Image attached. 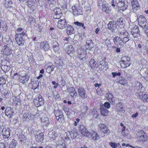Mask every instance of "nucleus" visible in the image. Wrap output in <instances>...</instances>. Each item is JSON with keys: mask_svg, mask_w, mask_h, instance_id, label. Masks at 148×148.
<instances>
[{"mask_svg": "<svg viewBox=\"0 0 148 148\" xmlns=\"http://www.w3.org/2000/svg\"><path fill=\"white\" fill-rule=\"evenodd\" d=\"M78 57L81 60L84 61L87 58V52L85 49L80 47L77 49Z\"/></svg>", "mask_w": 148, "mask_h": 148, "instance_id": "f257e3e1", "label": "nucleus"}, {"mask_svg": "<svg viewBox=\"0 0 148 148\" xmlns=\"http://www.w3.org/2000/svg\"><path fill=\"white\" fill-rule=\"evenodd\" d=\"M130 59L128 56L123 57L122 58L121 61H120L122 68H126L130 66L131 64L130 62Z\"/></svg>", "mask_w": 148, "mask_h": 148, "instance_id": "f03ea898", "label": "nucleus"}, {"mask_svg": "<svg viewBox=\"0 0 148 148\" xmlns=\"http://www.w3.org/2000/svg\"><path fill=\"white\" fill-rule=\"evenodd\" d=\"M68 134H66V136L64 140L65 141H66V142H70V138H75L78 135L77 132L75 129L69 132Z\"/></svg>", "mask_w": 148, "mask_h": 148, "instance_id": "7ed1b4c3", "label": "nucleus"}, {"mask_svg": "<svg viewBox=\"0 0 148 148\" xmlns=\"http://www.w3.org/2000/svg\"><path fill=\"white\" fill-rule=\"evenodd\" d=\"M136 135L138 140L145 141L148 139L147 135L143 131L138 132L136 134Z\"/></svg>", "mask_w": 148, "mask_h": 148, "instance_id": "20e7f679", "label": "nucleus"}, {"mask_svg": "<svg viewBox=\"0 0 148 148\" xmlns=\"http://www.w3.org/2000/svg\"><path fill=\"white\" fill-rule=\"evenodd\" d=\"M11 47L8 44L4 45L3 47L1 53L3 55L9 56L12 53Z\"/></svg>", "mask_w": 148, "mask_h": 148, "instance_id": "39448f33", "label": "nucleus"}, {"mask_svg": "<svg viewBox=\"0 0 148 148\" xmlns=\"http://www.w3.org/2000/svg\"><path fill=\"white\" fill-rule=\"evenodd\" d=\"M64 48L65 51L70 56H73V53L75 52V50L72 45H69L68 44H65L64 45Z\"/></svg>", "mask_w": 148, "mask_h": 148, "instance_id": "423d86ee", "label": "nucleus"}, {"mask_svg": "<svg viewBox=\"0 0 148 148\" xmlns=\"http://www.w3.org/2000/svg\"><path fill=\"white\" fill-rule=\"evenodd\" d=\"M73 13L75 16H77L82 14L81 10L78 4H76L72 7Z\"/></svg>", "mask_w": 148, "mask_h": 148, "instance_id": "0eeeda50", "label": "nucleus"}, {"mask_svg": "<svg viewBox=\"0 0 148 148\" xmlns=\"http://www.w3.org/2000/svg\"><path fill=\"white\" fill-rule=\"evenodd\" d=\"M137 19L140 26L142 27H145L146 25V20L145 17L143 15H140L138 17L137 16Z\"/></svg>", "mask_w": 148, "mask_h": 148, "instance_id": "6e6552de", "label": "nucleus"}, {"mask_svg": "<svg viewBox=\"0 0 148 148\" xmlns=\"http://www.w3.org/2000/svg\"><path fill=\"white\" fill-rule=\"evenodd\" d=\"M116 2L119 7V10L123 11L126 9L127 6L125 4L124 1H123L120 0H116Z\"/></svg>", "mask_w": 148, "mask_h": 148, "instance_id": "1a4fd4ad", "label": "nucleus"}, {"mask_svg": "<svg viewBox=\"0 0 148 148\" xmlns=\"http://www.w3.org/2000/svg\"><path fill=\"white\" fill-rule=\"evenodd\" d=\"M37 98L34 100V103L35 105L37 107L40 106L44 104V101L42 97L39 95H38Z\"/></svg>", "mask_w": 148, "mask_h": 148, "instance_id": "9d476101", "label": "nucleus"}, {"mask_svg": "<svg viewBox=\"0 0 148 148\" xmlns=\"http://www.w3.org/2000/svg\"><path fill=\"white\" fill-rule=\"evenodd\" d=\"M10 132L9 128L7 127L3 128L2 131V135L3 138L5 139L8 138L10 136Z\"/></svg>", "mask_w": 148, "mask_h": 148, "instance_id": "9b49d317", "label": "nucleus"}, {"mask_svg": "<svg viewBox=\"0 0 148 148\" xmlns=\"http://www.w3.org/2000/svg\"><path fill=\"white\" fill-rule=\"evenodd\" d=\"M131 32L134 38L138 37L140 36L139 29L137 26H135L133 28H131Z\"/></svg>", "mask_w": 148, "mask_h": 148, "instance_id": "f8f14e48", "label": "nucleus"}, {"mask_svg": "<svg viewBox=\"0 0 148 148\" xmlns=\"http://www.w3.org/2000/svg\"><path fill=\"white\" fill-rule=\"evenodd\" d=\"M79 131L82 134L85 136L89 137L90 136L89 132H88L86 127L83 125H81L79 127Z\"/></svg>", "mask_w": 148, "mask_h": 148, "instance_id": "ddd939ff", "label": "nucleus"}, {"mask_svg": "<svg viewBox=\"0 0 148 148\" xmlns=\"http://www.w3.org/2000/svg\"><path fill=\"white\" fill-rule=\"evenodd\" d=\"M16 40L17 42L20 46H22L24 44V40L22 36L19 33H16Z\"/></svg>", "mask_w": 148, "mask_h": 148, "instance_id": "4468645a", "label": "nucleus"}, {"mask_svg": "<svg viewBox=\"0 0 148 148\" xmlns=\"http://www.w3.org/2000/svg\"><path fill=\"white\" fill-rule=\"evenodd\" d=\"M101 9L103 11L107 13H109L111 10L110 6L108 5V4L105 2L102 3Z\"/></svg>", "mask_w": 148, "mask_h": 148, "instance_id": "2eb2a0df", "label": "nucleus"}, {"mask_svg": "<svg viewBox=\"0 0 148 148\" xmlns=\"http://www.w3.org/2000/svg\"><path fill=\"white\" fill-rule=\"evenodd\" d=\"M78 93L79 95L82 99H84L87 96V95L86 93V91L82 88L79 87L78 89Z\"/></svg>", "mask_w": 148, "mask_h": 148, "instance_id": "dca6fc26", "label": "nucleus"}, {"mask_svg": "<svg viewBox=\"0 0 148 148\" xmlns=\"http://www.w3.org/2000/svg\"><path fill=\"white\" fill-rule=\"evenodd\" d=\"M56 112H55L56 119L59 121H62L64 119L63 113L60 111H57V113Z\"/></svg>", "mask_w": 148, "mask_h": 148, "instance_id": "f3484780", "label": "nucleus"}, {"mask_svg": "<svg viewBox=\"0 0 148 148\" xmlns=\"http://www.w3.org/2000/svg\"><path fill=\"white\" fill-rule=\"evenodd\" d=\"M40 49L45 51L48 50L49 49V46L48 42L46 41L41 42L40 44Z\"/></svg>", "mask_w": 148, "mask_h": 148, "instance_id": "a211bd4d", "label": "nucleus"}, {"mask_svg": "<svg viewBox=\"0 0 148 148\" xmlns=\"http://www.w3.org/2000/svg\"><path fill=\"white\" fill-rule=\"evenodd\" d=\"M108 26V28L113 32H114L116 28V22L114 21L110 22Z\"/></svg>", "mask_w": 148, "mask_h": 148, "instance_id": "6ab92c4d", "label": "nucleus"}, {"mask_svg": "<svg viewBox=\"0 0 148 148\" xmlns=\"http://www.w3.org/2000/svg\"><path fill=\"white\" fill-rule=\"evenodd\" d=\"M106 98L107 100L113 105L115 104V99L113 95L110 93H108L106 95Z\"/></svg>", "mask_w": 148, "mask_h": 148, "instance_id": "aec40b11", "label": "nucleus"}, {"mask_svg": "<svg viewBox=\"0 0 148 148\" xmlns=\"http://www.w3.org/2000/svg\"><path fill=\"white\" fill-rule=\"evenodd\" d=\"M45 67L46 69L47 72L51 73L54 69L55 66L51 63H49L46 64L45 66Z\"/></svg>", "mask_w": 148, "mask_h": 148, "instance_id": "412c9836", "label": "nucleus"}, {"mask_svg": "<svg viewBox=\"0 0 148 148\" xmlns=\"http://www.w3.org/2000/svg\"><path fill=\"white\" fill-rule=\"evenodd\" d=\"M66 25V23L65 19H60L58 20L57 26L60 29H63L65 27Z\"/></svg>", "mask_w": 148, "mask_h": 148, "instance_id": "4be33fe9", "label": "nucleus"}, {"mask_svg": "<svg viewBox=\"0 0 148 148\" xmlns=\"http://www.w3.org/2000/svg\"><path fill=\"white\" fill-rule=\"evenodd\" d=\"M49 122L48 119L46 116H44L41 119V125L43 126H47L49 125Z\"/></svg>", "mask_w": 148, "mask_h": 148, "instance_id": "5701e85b", "label": "nucleus"}, {"mask_svg": "<svg viewBox=\"0 0 148 148\" xmlns=\"http://www.w3.org/2000/svg\"><path fill=\"white\" fill-rule=\"evenodd\" d=\"M19 81L23 84L26 83L29 80V77L27 75L23 76H19Z\"/></svg>", "mask_w": 148, "mask_h": 148, "instance_id": "b1692460", "label": "nucleus"}, {"mask_svg": "<svg viewBox=\"0 0 148 148\" xmlns=\"http://www.w3.org/2000/svg\"><path fill=\"white\" fill-rule=\"evenodd\" d=\"M132 5L133 9L136 10L138 9L139 8V5L137 0H133L132 1Z\"/></svg>", "mask_w": 148, "mask_h": 148, "instance_id": "393cba45", "label": "nucleus"}, {"mask_svg": "<svg viewBox=\"0 0 148 148\" xmlns=\"http://www.w3.org/2000/svg\"><path fill=\"white\" fill-rule=\"evenodd\" d=\"M90 136H91L93 140H98L100 138V136L94 131H92L90 133Z\"/></svg>", "mask_w": 148, "mask_h": 148, "instance_id": "a878e982", "label": "nucleus"}, {"mask_svg": "<svg viewBox=\"0 0 148 148\" xmlns=\"http://www.w3.org/2000/svg\"><path fill=\"white\" fill-rule=\"evenodd\" d=\"M100 111L101 116H106L108 115V111L107 109H105L103 106L101 107Z\"/></svg>", "mask_w": 148, "mask_h": 148, "instance_id": "bb28decb", "label": "nucleus"}, {"mask_svg": "<svg viewBox=\"0 0 148 148\" xmlns=\"http://www.w3.org/2000/svg\"><path fill=\"white\" fill-rule=\"evenodd\" d=\"M99 126L100 128V130L103 132L105 133H107L108 132V130L107 129V127L105 125L102 123H100L99 125Z\"/></svg>", "mask_w": 148, "mask_h": 148, "instance_id": "cd10ccee", "label": "nucleus"}, {"mask_svg": "<svg viewBox=\"0 0 148 148\" xmlns=\"http://www.w3.org/2000/svg\"><path fill=\"white\" fill-rule=\"evenodd\" d=\"M116 23L118 26L120 27H121L125 24V21L123 18L121 17L117 20Z\"/></svg>", "mask_w": 148, "mask_h": 148, "instance_id": "c85d7f7f", "label": "nucleus"}, {"mask_svg": "<svg viewBox=\"0 0 148 148\" xmlns=\"http://www.w3.org/2000/svg\"><path fill=\"white\" fill-rule=\"evenodd\" d=\"M85 46L87 49H91L93 47V44L92 41L90 40H87Z\"/></svg>", "mask_w": 148, "mask_h": 148, "instance_id": "c756f323", "label": "nucleus"}, {"mask_svg": "<svg viewBox=\"0 0 148 148\" xmlns=\"http://www.w3.org/2000/svg\"><path fill=\"white\" fill-rule=\"evenodd\" d=\"M119 82L123 85H124L127 84V80L123 77H119L118 79Z\"/></svg>", "mask_w": 148, "mask_h": 148, "instance_id": "7c9ffc66", "label": "nucleus"}, {"mask_svg": "<svg viewBox=\"0 0 148 148\" xmlns=\"http://www.w3.org/2000/svg\"><path fill=\"white\" fill-rule=\"evenodd\" d=\"M129 36V33L126 30H123L120 32L119 36L120 38Z\"/></svg>", "mask_w": 148, "mask_h": 148, "instance_id": "2f4dec72", "label": "nucleus"}, {"mask_svg": "<svg viewBox=\"0 0 148 148\" xmlns=\"http://www.w3.org/2000/svg\"><path fill=\"white\" fill-rule=\"evenodd\" d=\"M44 134L42 132L41 133L37 135L36 136V140L38 142H42L43 140Z\"/></svg>", "mask_w": 148, "mask_h": 148, "instance_id": "473e14b6", "label": "nucleus"}, {"mask_svg": "<svg viewBox=\"0 0 148 148\" xmlns=\"http://www.w3.org/2000/svg\"><path fill=\"white\" fill-rule=\"evenodd\" d=\"M34 4V2L32 0H28L27 4L29 8L33 10L35 9L34 8L35 6Z\"/></svg>", "mask_w": 148, "mask_h": 148, "instance_id": "72a5a7b5", "label": "nucleus"}, {"mask_svg": "<svg viewBox=\"0 0 148 148\" xmlns=\"http://www.w3.org/2000/svg\"><path fill=\"white\" fill-rule=\"evenodd\" d=\"M74 33L73 27L71 26L68 27L67 29L66 33L69 35H71Z\"/></svg>", "mask_w": 148, "mask_h": 148, "instance_id": "f704fd0d", "label": "nucleus"}, {"mask_svg": "<svg viewBox=\"0 0 148 148\" xmlns=\"http://www.w3.org/2000/svg\"><path fill=\"white\" fill-rule=\"evenodd\" d=\"M69 89L70 94L71 97H74L77 96V93L73 88L72 87H71Z\"/></svg>", "mask_w": 148, "mask_h": 148, "instance_id": "c9c22d12", "label": "nucleus"}, {"mask_svg": "<svg viewBox=\"0 0 148 148\" xmlns=\"http://www.w3.org/2000/svg\"><path fill=\"white\" fill-rule=\"evenodd\" d=\"M120 38L118 36H115L113 39V41L115 44L119 45H122V43L120 41Z\"/></svg>", "mask_w": 148, "mask_h": 148, "instance_id": "e433bc0d", "label": "nucleus"}, {"mask_svg": "<svg viewBox=\"0 0 148 148\" xmlns=\"http://www.w3.org/2000/svg\"><path fill=\"white\" fill-rule=\"evenodd\" d=\"M56 148H66L65 143L62 141H59L57 144Z\"/></svg>", "mask_w": 148, "mask_h": 148, "instance_id": "4c0bfd02", "label": "nucleus"}, {"mask_svg": "<svg viewBox=\"0 0 148 148\" xmlns=\"http://www.w3.org/2000/svg\"><path fill=\"white\" fill-rule=\"evenodd\" d=\"M129 36H128L124 37V38H120V41L121 42V43H122V45H123V43H125L129 40Z\"/></svg>", "mask_w": 148, "mask_h": 148, "instance_id": "58836bf2", "label": "nucleus"}, {"mask_svg": "<svg viewBox=\"0 0 148 148\" xmlns=\"http://www.w3.org/2000/svg\"><path fill=\"white\" fill-rule=\"evenodd\" d=\"M11 110V108L10 107H7L6 108L5 111V115L7 116L11 115L12 113Z\"/></svg>", "mask_w": 148, "mask_h": 148, "instance_id": "ea45409f", "label": "nucleus"}, {"mask_svg": "<svg viewBox=\"0 0 148 148\" xmlns=\"http://www.w3.org/2000/svg\"><path fill=\"white\" fill-rule=\"evenodd\" d=\"M57 134L56 132L53 131H52L49 133V137L52 138H53L57 136Z\"/></svg>", "mask_w": 148, "mask_h": 148, "instance_id": "a19ab883", "label": "nucleus"}, {"mask_svg": "<svg viewBox=\"0 0 148 148\" xmlns=\"http://www.w3.org/2000/svg\"><path fill=\"white\" fill-rule=\"evenodd\" d=\"M1 69L4 72H7L10 69V66L8 65H2L1 66Z\"/></svg>", "mask_w": 148, "mask_h": 148, "instance_id": "79ce46f5", "label": "nucleus"}, {"mask_svg": "<svg viewBox=\"0 0 148 148\" xmlns=\"http://www.w3.org/2000/svg\"><path fill=\"white\" fill-rule=\"evenodd\" d=\"M95 61L93 59H91L89 62V64L91 67L93 68L95 67Z\"/></svg>", "mask_w": 148, "mask_h": 148, "instance_id": "37998d69", "label": "nucleus"}, {"mask_svg": "<svg viewBox=\"0 0 148 148\" xmlns=\"http://www.w3.org/2000/svg\"><path fill=\"white\" fill-rule=\"evenodd\" d=\"M28 21H30V23L31 25H34L35 20L32 16H30L28 18Z\"/></svg>", "mask_w": 148, "mask_h": 148, "instance_id": "c03bdc74", "label": "nucleus"}, {"mask_svg": "<svg viewBox=\"0 0 148 148\" xmlns=\"http://www.w3.org/2000/svg\"><path fill=\"white\" fill-rule=\"evenodd\" d=\"M119 143H115L110 142L109 143V145L112 148H117L118 146L119 145Z\"/></svg>", "mask_w": 148, "mask_h": 148, "instance_id": "a18cd8bd", "label": "nucleus"}, {"mask_svg": "<svg viewBox=\"0 0 148 148\" xmlns=\"http://www.w3.org/2000/svg\"><path fill=\"white\" fill-rule=\"evenodd\" d=\"M16 144V141L14 139H13L10 145V148H13L15 147Z\"/></svg>", "mask_w": 148, "mask_h": 148, "instance_id": "49530a36", "label": "nucleus"}, {"mask_svg": "<svg viewBox=\"0 0 148 148\" xmlns=\"http://www.w3.org/2000/svg\"><path fill=\"white\" fill-rule=\"evenodd\" d=\"M13 103L16 105L20 104V100L18 97H14L13 99Z\"/></svg>", "mask_w": 148, "mask_h": 148, "instance_id": "de8ad7c7", "label": "nucleus"}, {"mask_svg": "<svg viewBox=\"0 0 148 148\" xmlns=\"http://www.w3.org/2000/svg\"><path fill=\"white\" fill-rule=\"evenodd\" d=\"M141 99L143 101L148 102V95L146 94H144Z\"/></svg>", "mask_w": 148, "mask_h": 148, "instance_id": "09e8293b", "label": "nucleus"}, {"mask_svg": "<svg viewBox=\"0 0 148 148\" xmlns=\"http://www.w3.org/2000/svg\"><path fill=\"white\" fill-rule=\"evenodd\" d=\"M54 14H61V10L59 8H57L56 9H55L54 10Z\"/></svg>", "mask_w": 148, "mask_h": 148, "instance_id": "8fccbe9b", "label": "nucleus"}, {"mask_svg": "<svg viewBox=\"0 0 148 148\" xmlns=\"http://www.w3.org/2000/svg\"><path fill=\"white\" fill-rule=\"evenodd\" d=\"M144 78L146 80L148 81V69H146L144 74Z\"/></svg>", "mask_w": 148, "mask_h": 148, "instance_id": "3c124183", "label": "nucleus"}, {"mask_svg": "<svg viewBox=\"0 0 148 148\" xmlns=\"http://www.w3.org/2000/svg\"><path fill=\"white\" fill-rule=\"evenodd\" d=\"M103 106L106 108L105 109H109L110 107V105L109 102H106L104 103Z\"/></svg>", "mask_w": 148, "mask_h": 148, "instance_id": "603ef678", "label": "nucleus"}, {"mask_svg": "<svg viewBox=\"0 0 148 148\" xmlns=\"http://www.w3.org/2000/svg\"><path fill=\"white\" fill-rule=\"evenodd\" d=\"M105 43L106 45L108 47H110L111 46V42L110 41L107 39H106L105 40Z\"/></svg>", "mask_w": 148, "mask_h": 148, "instance_id": "864d4df0", "label": "nucleus"}, {"mask_svg": "<svg viewBox=\"0 0 148 148\" xmlns=\"http://www.w3.org/2000/svg\"><path fill=\"white\" fill-rule=\"evenodd\" d=\"M53 47L54 51L55 52H57L58 51L59 48L58 44L57 43Z\"/></svg>", "mask_w": 148, "mask_h": 148, "instance_id": "5fc2aeb1", "label": "nucleus"}, {"mask_svg": "<svg viewBox=\"0 0 148 148\" xmlns=\"http://www.w3.org/2000/svg\"><path fill=\"white\" fill-rule=\"evenodd\" d=\"M61 14H55L53 16V18L54 19H59L61 17Z\"/></svg>", "mask_w": 148, "mask_h": 148, "instance_id": "6e6d98bb", "label": "nucleus"}, {"mask_svg": "<svg viewBox=\"0 0 148 148\" xmlns=\"http://www.w3.org/2000/svg\"><path fill=\"white\" fill-rule=\"evenodd\" d=\"M5 81L3 77L0 78V85L3 84L5 83Z\"/></svg>", "mask_w": 148, "mask_h": 148, "instance_id": "4d7b16f0", "label": "nucleus"}, {"mask_svg": "<svg viewBox=\"0 0 148 148\" xmlns=\"http://www.w3.org/2000/svg\"><path fill=\"white\" fill-rule=\"evenodd\" d=\"M112 75L113 77H115L116 76H120L121 75V73L119 72H112Z\"/></svg>", "mask_w": 148, "mask_h": 148, "instance_id": "13d9d810", "label": "nucleus"}, {"mask_svg": "<svg viewBox=\"0 0 148 148\" xmlns=\"http://www.w3.org/2000/svg\"><path fill=\"white\" fill-rule=\"evenodd\" d=\"M125 111L123 107L122 106L119 109V111L121 113H123Z\"/></svg>", "mask_w": 148, "mask_h": 148, "instance_id": "bf43d9fd", "label": "nucleus"}, {"mask_svg": "<svg viewBox=\"0 0 148 148\" xmlns=\"http://www.w3.org/2000/svg\"><path fill=\"white\" fill-rule=\"evenodd\" d=\"M143 95V93L141 91L139 92L138 93V97L140 99H142V97Z\"/></svg>", "mask_w": 148, "mask_h": 148, "instance_id": "052dcab7", "label": "nucleus"}, {"mask_svg": "<svg viewBox=\"0 0 148 148\" xmlns=\"http://www.w3.org/2000/svg\"><path fill=\"white\" fill-rule=\"evenodd\" d=\"M92 115L94 117H97L98 115L97 112L96 111H95V110H94V111H92Z\"/></svg>", "mask_w": 148, "mask_h": 148, "instance_id": "680f3d73", "label": "nucleus"}, {"mask_svg": "<svg viewBox=\"0 0 148 148\" xmlns=\"http://www.w3.org/2000/svg\"><path fill=\"white\" fill-rule=\"evenodd\" d=\"M52 83V84L54 85V88H56L58 86V84L57 83H56L55 81H53Z\"/></svg>", "mask_w": 148, "mask_h": 148, "instance_id": "e2e57ef3", "label": "nucleus"}, {"mask_svg": "<svg viewBox=\"0 0 148 148\" xmlns=\"http://www.w3.org/2000/svg\"><path fill=\"white\" fill-rule=\"evenodd\" d=\"M0 148H6L5 144L3 143H0Z\"/></svg>", "mask_w": 148, "mask_h": 148, "instance_id": "0e129e2a", "label": "nucleus"}, {"mask_svg": "<svg viewBox=\"0 0 148 148\" xmlns=\"http://www.w3.org/2000/svg\"><path fill=\"white\" fill-rule=\"evenodd\" d=\"M12 4V2L10 1L8 2V4L5 5V6L7 7H11Z\"/></svg>", "mask_w": 148, "mask_h": 148, "instance_id": "69168bd1", "label": "nucleus"}, {"mask_svg": "<svg viewBox=\"0 0 148 148\" xmlns=\"http://www.w3.org/2000/svg\"><path fill=\"white\" fill-rule=\"evenodd\" d=\"M48 2L49 5L53 4L55 3V1L54 0H49Z\"/></svg>", "mask_w": 148, "mask_h": 148, "instance_id": "338daca9", "label": "nucleus"}, {"mask_svg": "<svg viewBox=\"0 0 148 148\" xmlns=\"http://www.w3.org/2000/svg\"><path fill=\"white\" fill-rule=\"evenodd\" d=\"M80 121V119L78 118H77L76 121H75L74 123V125L75 126H77V124Z\"/></svg>", "mask_w": 148, "mask_h": 148, "instance_id": "774afa93", "label": "nucleus"}]
</instances>
